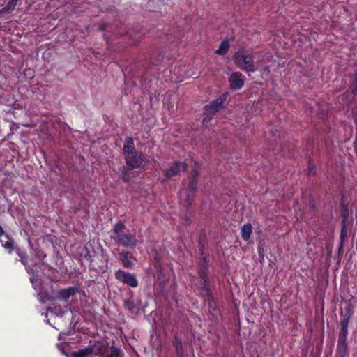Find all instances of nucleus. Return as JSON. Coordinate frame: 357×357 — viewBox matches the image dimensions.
Masks as SVG:
<instances>
[{"mask_svg": "<svg viewBox=\"0 0 357 357\" xmlns=\"http://www.w3.org/2000/svg\"><path fill=\"white\" fill-rule=\"evenodd\" d=\"M125 230L124 222L121 221L117 222L112 229L111 238L123 247L135 248L137 243L135 235L132 234L128 230L126 232Z\"/></svg>", "mask_w": 357, "mask_h": 357, "instance_id": "obj_1", "label": "nucleus"}, {"mask_svg": "<svg viewBox=\"0 0 357 357\" xmlns=\"http://www.w3.org/2000/svg\"><path fill=\"white\" fill-rule=\"evenodd\" d=\"M236 66L245 72L254 73L257 70L254 61V55L244 48H240L233 56Z\"/></svg>", "mask_w": 357, "mask_h": 357, "instance_id": "obj_2", "label": "nucleus"}, {"mask_svg": "<svg viewBox=\"0 0 357 357\" xmlns=\"http://www.w3.org/2000/svg\"><path fill=\"white\" fill-rule=\"evenodd\" d=\"M227 97L228 93H224L204 106L203 123L210 121L218 111L224 107Z\"/></svg>", "mask_w": 357, "mask_h": 357, "instance_id": "obj_3", "label": "nucleus"}, {"mask_svg": "<svg viewBox=\"0 0 357 357\" xmlns=\"http://www.w3.org/2000/svg\"><path fill=\"white\" fill-rule=\"evenodd\" d=\"M127 165L134 169H144L149 163L147 156L142 151H136L124 158Z\"/></svg>", "mask_w": 357, "mask_h": 357, "instance_id": "obj_4", "label": "nucleus"}, {"mask_svg": "<svg viewBox=\"0 0 357 357\" xmlns=\"http://www.w3.org/2000/svg\"><path fill=\"white\" fill-rule=\"evenodd\" d=\"M115 278L118 281L126 284L132 288L137 287L139 285V282L134 274L126 272L121 269H119L115 272Z\"/></svg>", "mask_w": 357, "mask_h": 357, "instance_id": "obj_5", "label": "nucleus"}, {"mask_svg": "<svg viewBox=\"0 0 357 357\" xmlns=\"http://www.w3.org/2000/svg\"><path fill=\"white\" fill-rule=\"evenodd\" d=\"M188 165L185 162L174 161L172 165L165 172V179H169L177 176L181 171L185 172Z\"/></svg>", "mask_w": 357, "mask_h": 357, "instance_id": "obj_6", "label": "nucleus"}, {"mask_svg": "<svg viewBox=\"0 0 357 357\" xmlns=\"http://www.w3.org/2000/svg\"><path fill=\"white\" fill-rule=\"evenodd\" d=\"M229 82L232 90H239L244 86L245 77L240 72H234L229 77Z\"/></svg>", "mask_w": 357, "mask_h": 357, "instance_id": "obj_7", "label": "nucleus"}, {"mask_svg": "<svg viewBox=\"0 0 357 357\" xmlns=\"http://www.w3.org/2000/svg\"><path fill=\"white\" fill-rule=\"evenodd\" d=\"M119 260L124 268L131 269L135 266V262L136 261L132 252L128 250H123L119 253Z\"/></svg>", "mask_w": 357, "mask_h": 357, "instance_id": "obj_8", "label": "nucleus"}, {"mask_svg": "<svg viewBox=\"0 0 357 357\" xmlns=\"http://www.w3.org/2000/svg\"><path fill=\"white\" fill-rule=\"evenodd\" d=\"M96 348H101L96 345L88 346L84 349H79L77 351L73 353V357H91L92 354H98L100 352V349L96 350Z\"/></svg>", "mask_w": 357, "mask_h": 357, "instance_id": "obj_9", "label": "nucleus"}, {"mask_svg": "<svg viewBox=\"0 0 357 357\" xmlns=\"http://www.w3.org/2000/svg\"><path fill=\"white\" fill-rule=\"evenodd\" d=\"M78 287H69L58 291L57 296L59 299L68 301L70 296H75L78 292Z\"/></svg>", "mask_w": 357, "mask_h": 357, "instance_id": "obj_10", "label": "nucleus"}, {"mask_svg": "<svg viewBox=\"0 0 357 357\" xmlns=\"http://www.w3.org/2000/svg\"><path fill=\"white\" fill-rule=\"evenodd\" d=\"M209 258L208 257H200L199 264L198 268V275L199 278H208V271L209 268Z\"/></svg>", "mask_w": 357, "mask_h": 357, "instance_id": "obj_11", "label": "nucleus"}, {"mask_svg": "<svg viewBox=\"0 0 357 357\" xmlns=\"http://www.w3.org/2000/svg\"><path fill=\"white\" fill-rule=\"evenodd\" d=\"M136 151H137L135 149L133 139L130 137H126L123 146V154L124 158Z\"/></svg>", "mask_w": 357, "mask_h": 357, "instance_id": "obj_12", "label": "nucleus"}, {"mask_svg": "<svg viewBox=\"0 0 357 357\" xmlns=\"http://www.w3.org/2000/svg\"><path fill=\"white\" fill-rule=\"evenodd\" d=\"M353 315V312L350 309H347V312L343 319L340 321V329L339 334L348 335V326L349 320Z\"/></svg>", "mask_w": 357, "mask_h": 357, "instance_id": "obj_13", "label": "nucleus"}, {"mask_svg": "<svg viewBox=\"0 0 357 357\" xmlns=\"http://www.w3.org/2000/svg\"><path fill=\"white\" fill-rule=\"evenodd\" d=\"M135 169L134 168L130 167L129 165H122L119 168V171L120 173V178L125 183H128L131 181L132 176H131L132 170Z\"/></svg>", "mask_w": 357, "mask_h": 357, "instance_id": "obj_14", "label": "nucleus"}, {"mask_svg": "<svg viewBox=\"0 0 357 357\" xmlns=\"http://www.w3.org/2000/svg\"><path fill=\"white\" fill-rule=\"evenodd\" d=\"M0 243L1 245L8 250V253H12L14 249V240L11 236L4 233L0 237Z\"/></svg>", "mask_w": 357, "mask_h": 357, "instance_id": "obj_15", "label": "nucleus"}, {"mask_svg": "<svg viewBox=\"0 0 357 357\" xmlns=\"http://www.w3.org/2000/svg\"><path fill=\"white\" fill-rule=\"evenodd\" d=\"M200 296L202 297H205L207 295H209L213 293L208 278H200Z\"/></svg>", "mask_w": 357, "mask_h": 357, "instance_id": "obj_16", "label": "nucleus"}, {"mask_svg": "<svg viewBox=\"0 0 357 357\" xmlns=\"http://www.w3.org/2000/svg\"><path fill=\"white\" fill-rule=\"evenodd\" d=\"M172 345L176 354H185V349L181 338L178 335H174L172 340Z\"/></svg>", "mask_w": 357, "mask_h": 357, "instance_id": "obj_17", "label": "nucleus"}, {"mask_svg": "<svg viewBox=\"0 0 357 357\" xmlns=\"http://www.w3.org/2000/svg\"><path fill=\"white\" fill-rule=\"evenodd\" d=\"M347 335L338 334L337 340V349L344 356L347 353Z\"/></svg>", "mask_w": 357, "mask_h": 357, "instance_id": "obj_18", "label": "nucleus"}, {"mask_svg": "<svg viewBox=\"0 0 357 357\" xmlns=\"http://www.w3.org/2000/svg\"><path fill=\"white\" fill-rule=\"evenodd\" d=\"M252 233V226L250 223L243 225L241 228V235L245 241H248Z\"/></svg>", "mask_w": 357, "mask_h": 357, "instance_id": "obj_19", "label": "nucleus"}, {"mask_svg": "<svg viewBox=\"0 0 357 357\" xmlns=\"http://www.w3.org/2000/svg\"><path fill=\"white\" fill-rule=\"evenodd\" d=\"M205 232L201 234L198 239V248L201 257H208L207 253L205 252Z\"/></svg>", "mask_w": 357, "mask_h": 357, "instance_id": "obj_20", "label": "nucleus"}, {"mask_svg": "<svg viewBox=\"0 0 357 357\" xmlns=\"http://www.w3.org/2000/svg\"><path fill=\"white\" fill-rule=\"evenodd\" d=\"M350 84L349 89L351 91L353 96H357V72L349 75Z\"/></svg>", "mask_w": 357, "mask_h": 357, "instance_id": "obj_21", "label": "nucleus"}, {"mask_svg": "<svg viewBox=\"0 0 357 357\" xmlns=\"http://www.w3.org/2000/svg\"><path fill=\"white\" fill-rule=\"evenodd\" d=\"M229 43L227 40H224L220 43L219 48L215 51V54L218 55L226 54L229 49Z\"/></svg>", "mask_w": 357, "mask_h": 357, "instance_id": "obj_22", "label": "nucleus"}, {"mask_svg": "<svg viewBox=\"0 0 357 357\" xmlns=\"http://www.w3.org/2000/svg\"><path fill=\"white\" fill-rule=\"evenodd\" d=\"M128 35L129 36V37L130 38V39L132 40V42L131 43L132 45H136L141 39V36L142 34H144V32H139V31H137L136 32L133 31H128Z\"/></svg>", "mask_w": 357, "mask_h": 357, "instance_id": "obj_23", "label": "nucleus"}, {"mask_svg": "<svg viewBox=\"0 0 357 357\" xmlns=\"http://www.w3.org/2000/svg\"><path fill=\"white\" fill-rule=\"evenodd\" d=\"M342 100L348 105H351L355 101V96H353L351 91L349 89L342 95Z\"/></svg>", "mask_w": 357, "mask_h": 357, "instance_id": "obj_24", "label": "nucleus"}, {"mask_svg": "<svg viewBox=\"0 0 357 357\" xmlns=\"http://www.w3.org/2000/svg\"><path fill=\"white\" fill-rule=\"evenodd\" d=\"M18 0H9L6 6L0 10V13L11 12L15 10Z\"/></svg>", "mask_w": 357, "mask_h": 357, "instance_id": "obj_25", "label": "nucleus"}, {"mask_svg": "<svg viewBox=\"0 0 357 357\" xmlns=\"http://www.w3.org/2000/svg\"><path fill=\"white\" fill-rule=\"evenodd\" d=\"M197 183L198 180L197 179H190L189 181L188 185V193H190L191 195H193L195 196V192L197 189Z\"/></svg>", "mask_w": 357, "mask_h": 357, "instance_id": "obj_26", "label": "nucleus"}, {"mask_svg": "<svg viewBox=\"0 0 357 357\" xmlns=\"http://www.w3.org/2000/svg\"><path fill=\"white\" fill-rule=\"evenodd\" d=\"M208 302V305L210 310L214 311L217 309V305L215 301L213 293L204 297Z\"/></svg>", "mask_w": 357, "mask_h": 357, "instance_id": "obj_27", "label": "nucleus"}, {"mask_svg": "<svg viewBox=\"0 0 357 357\" xmlns=\"http://www.w3.org/2000/svg\"><path fill=\"white\" fill-rule=\"evenodd\" d=\"M340 211L342 216V222H347L349 216V212L348 206L344 203L340 204Z\"/></svg>", "mask_w": 357, "mask_h": 357, "instance_id": "obj_28", "label": "nucleus"}, {"mask_svg": "<svg viewBox=\"0 0 357 357\" xmlns=\"http://www.w3.org/2000/svg\"><path fill=\"white\" fill-rule=\"evenodd\" d=\"M195 196L193 195H191L190 193H187L185 199V204L184 207L186 208L187 211L192 212L191 211V206L194 200Z\"/></svg>", "mask_w": 357, "mask_h": 357, "instance_id": "obj_29", "label": "nucleus"}, {"mask_svg": "<svg viewBox=\"0 0 357 357\" xmlns=\"http://www.w3.org/2000/svg\"><path fill=\"white\" fill-rule=\"evenodd\" d=\"M16 253L19 256L20 261L22 262V264L24 266H26V264H28V260H27V255H26V251H24L20 248H17L16 250Z\"/></svg>", "mask_w": 357, "mask_h": 357, "instance_id": "obj_30", "label": "nucleus"}, {"mask_svg": "<svg viewBox=\"0 0 357 357\" xmlns=\"http://www.w3.org/2000/svg\"><path fill=\"white\" fill-rule=\"evenodd\" d=\"M123 306L125 309L127 310L133 312L135 309V304L132 299V297H131L129 299H127L124 301Z\"/></svg>", "mask_w": 357, "mask_h": 357, "instance_id": "obj_31", "label": "nucleus"}, {"mask_svg": "<svg viewBox=\"0 0 357 357\" xmlns=\"http://www.w3.org/2000/svg\"><path fill=\"white\" fill-rule=\"evenodd\" d=\"M307 175H314L316 173V165L314 163L312 159L310 158L308 161V167H307Z\"/></svg>", "mask_w": 357, "mask_h": 357, "instance_id": "obj_32", "label": "nucleus"}, {"mask_svg": "<svg viewBox=\"0 0 357 357\" xmlns=\"http://www.w3.org/2000/svg\"><path fill=\"white\" fill-rule=\"evenodd\" d=\"M94 251L92 252H91L88 248H85V253L84 255V259L88 261L90 263H92L93 261V257H94Z\"/></svg>", "mask_w": 357, "mask_h": 357, "instance_id": "obj_33", "label": "nucleus"}, {"mask_svg": "<svg viewBox=\"0 0 357 357\" xmlns=\"http://www.w3.org/2000/svg\"><path fill=\"white\" fill-rule=\"evenodd\" d=\"M121 352V351L119 348L112 347L109 354H107L105 357H119Z\"/></svg>", "mask_w": 357, "mask_h": 357, "instance_id": "obj_34", "label": "nucleus"}, {"mask_svg": "<svg viewBox=\"0 0 357 357\" xmlns=\"http://www.w3.org/2000/svg\"><path fill=\"white\" fill-rule=\"evenodd\" d=\"M346 223H347V222H342V223H341L340 238L342 242L347 235V229Z\"/></svg>", "mask_w": 357, "mask_h": 357, "instance_id": "obj_35", "label": "nucleus"}, {"mask_svg": "<svg viewBox=\"0 0 357 357\" xmlns=\"http://www.w3.org/2000/svg\"><path fill=\"white\" fill-rule=\"evenodd\" d=\"M192 212H187L183 218L184 224L185 226H190L192 223Z\"/></svg>", "mask_w": 357, "mask_h": 357, "instance_id": "obj_36", "label": "nucleus"}, {"mask_svg": "<svg viewBox=\"0 0 357 357\" xmlns=\"http://www.w3.org/2000/svg\"><path fill=\"white\" fill-rule=\"evenodd\" d=\"M199 176V170L197 167H195L191 172H190V179H197L198 180V177Z\"/></svg>", "mask_w": 357, "mask_h": 357, "instance_id": "obj_37", "label": "nucleus"}, {"mask_svg": "<svg viewBox=\"0 0 357 357\" xmlns=\"http://www.w3.org/2000/svg\"><path fill=\"white\" fill-rule=\"evenodd\" d=\"M53 312H54L57 315H60L61 317L63 316V312L60 306H55L53 310Z\"/></svg>", "mask_w": 357, "mask_h": 357, "instance_id": "obj_38", "label": "nucleus"}, {"mask_svg": "<svg viewBox=\"0 0 357 357\" xmlns=\"http://www.w3.org/2000/svg\"><path fill=\"white\" fill-rule=\"evenodd\" d=\"M25 266V268H26V271H27V273L29 274H33V269L32 268H31L28 264H26V266Z\"/></svg>", "mask_w": 357, "mask_h": 357, "instance_id": "obj_39", "label": "nucleus"}, {"mask_svg": "<svg viewBox=\"0 0 357 357\" xmlns=\"http://www.w3.org/2000/svg\"><path fill=\"white\" fill-rule=\"evenodd\" d=\"M259 256H260V262H262L264 259V255L259 250Z\"/></svg>", "mask_w": 357, "mask_h": 357, "instance_id": "obj_40", "label": "nucleus"}, {"mask_svg": "<svg viewBox=\"0 0 357 357\" xmlns=\"http://www.w3.org/2000/svg\"><path fill=\"white\" fill-rule=\"evenodd\" d=\"M5 233L3 227L0 226V237Z\"/></svg>", "mask_w": 357, "mask_h": 357, "instance_id": "obj_41", "label": "nucleus"}, {"mask_svg": "<svg viewBox=\"0 0 357 357\" xmlns=\"http://www.w3.org/2000/svg\"><path fill=\"white\" fill-rule=\"evenodd\" d=\"M176 357H185V354H176Z\"/></svg>", "mask_w": 357, "mask_h": 357, "instance_id": "obj_42", "label": "nucleus"}]
</instances>
